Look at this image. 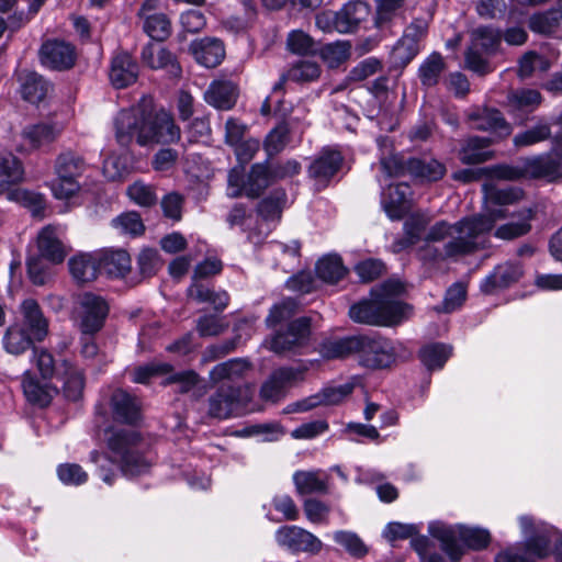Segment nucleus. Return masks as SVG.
I'll return each instance as SVG.
<instances>
[{
    "mask_svg": "<svg viewBox=\"0 0 562 562\" xmlns=\"http://www.w3.org/2000/svg\"><path fill=\"white\" fill-rule=\"evenodd\" d=\"M86 169L81 156L66 151L61 153L55 162L57 179L52 182V191L57 199H68L80 188L77 179Z\"/></svg>",
    "mask_w": 562,
    "mask_h": 562,
    "instance_id": "10",
    "label": "nucleus"
},
{
    "mask_svg": "<svg viewBox=\"0 0 562 562\" xmlns=\"http://www.w3.org/2000/svg\"><path fill=\"white\" fill-rule=\"evenodd\" d=\"M26 400L40 407H46L50 404L52 395L47 384H42L34 378H25L22 383Z\"/></svg>",
    "mask_w": 562,
    "mask_h": 562,
    "instance_id": "48",
    "label": "nucleus"
},
{
    "mask_svg": "<svg viewBox=\"0 0 562 562\" xmlns=\"http://www.w3.org/2000/svg\"><path fill=\"white\" fill-rule=\"evenodd\" d=\"M498 179H546L549 182L562 179V134L553 136L551 151L524 157L513 165H499L495 168Z\"/></svg>",
    "mask_w": 562,
    "mask_h": 562,
    "instance_id": "4",
    "label": "nucleus"
},
{
    "mask_svg": "<svg viewBox=\"0 0 562 562\" xmlns=\"http://www.w3.org/2000/svg\"><path fill=\"white\" fill-rule=\"evenodd\" d=\"M532 220V211L524 209L519 211L517 221H510L501 225L495 231L494 235L504 240H512L528 234L531 229L530 221Z\"/></svg>",
    "mask_w": 562,
    "mask_h": 562,
    "instance_id": "39",
    "label": "nucleus"
},
{
    "mask_svg": "<svg viewBox=\"0 0 562 562\" xmlns=\"http://www.w3.org/2000/svg\"><path fill=\"white\" fill-rule=\"evenodd\" d=\"M504 216L503 210H494L490 214H480L457 222L452 225L443 249L435 250L434 259L458 258L484 248V235L494 227L496 220Z\"/></svg>",
    "mask_w": 562,
    "mask_h": 562,
    "instance_id": "3",
    "label": "nucleus"
},
{
    "mask_svg": "<svg viewBox=\"0 0 562 562\" xmlns=\"http://www.w3.org/2000/svg\"><path fill=\"white\" fill-rule=\"evenodd\" d=\"M502 42V32L492 26H479L471 33V46L465 53L467 67L483 76L491 71L487 60L481 53L494 54Z\"/></svg>",
    "mask_w": 562,
    "mask_h": 562,
    "instance_id": "9",
    "label": "nucleus"
},
{
    "mask_svg": "<svg viewBox=\"0 0 562 562\" xmlns=\"http://www.w3.org/2000/svg\"><path fill=\"white\" fill-rule=\"evenodd\" d=\"M355 271L362 282H372L382 277L386 267L380 259H366L355 266Z\"/></svg>",
    "mask_w": 562,
    "mask_h": 562,
    "instance_id": "61",
    "label": "nucleus"
},
{
    "mask_svg": "<svg viewBox=\"0 0 562 562\" xmlns=\"http://www.w3.org/2000/svg\"><path fill=\"white\" fill-rule=\"evenodd\" d=\"M452 355V346L442 342H431L423 346L418 358L427 370H440Z\"/></svg>",
    "mask_w": 562,
    "mask_h": 562,
    "instance_id": "32",
    "label": "nucleus"
},
{
    "mask_svg": "<svg viewBox=\"0 0 562 562\" xmlns=\"http://www.w3.org/2000/svg\"><path fill=\"white\" fill-rule=\"evenodd\" d=\"M408 168L409 176L419 181L435 182L446 173L445 165L434 158L412 157Z\"/></svg>",
    "mask_w": 562,
    "mask_h": 562,
    "instance_id": "30",
    "label": "nucleus"
},
{
    "mask_svg": "<svg viewBox=\"0 0 562 562\" xmlns=\"http://www.w3.org/2000/svg\"><path fill=\"white\" fill-rule=\"evenodd\" d=\"M106 447L112 460L97 450L91 451L90 459L98 464L99 477L109 485L117 476L112 462L128 477L145 474L151 468L150 446L139 430L113 428L106 437Z\"/></svg>",
    "mask_w": 562,
    "mask_h": 562,
    "instance_id": "2",
    "label": "nucleus"
},
{
    "mask_svg": "<svg viewBox=\"0 0 562 562\" xmlns=\"http://www.w3.org/2000/svg\"><path fill=\"white\" fill-rule=\"evenodd\" d=\"M188 294L199 303H210L217 313L223 312L229 303L226 291L214 292L200 282H193L188 289Z\"/></svg>",
    "mask_w": 562,
    "mask_h": 562,
    "instance_id": "37",
    "label": "nucleus"
},
{
    "mask_svg": "<svg viewBox=\"0 0 562 562\" xmlns=\"http://www.w3.org/2000/svg\"><path fill=\"white\" fill-rule=\"evenodd\" d=\"M59 133L55 124L37 123L25 126L21 135L31 149H38L55 142Z\"/></svg>",
    "mask_w": 562,
    "mask_h": 562,
    "instance_id": "29",
    "label": "nucleus"
},
{
    "mask_svg": "<svg viewBox=\"0 0 562 562\" xmlns=\"http://www.w3.org/2000/svg\"><path fill=\"white\" fill-rule=\"evenodd\" d=\"M61 367L63 371L58 378L63 381L64 394L67 400L76 402L81 397L85 387L83 373L68 360H63Z\"/></svg>",
    "mask_w": 562,
    "mask_h": 562,
    "instance_id": "33",
    "label": "nucleus"
},
{
    "mask_svg": "<svg viewBox=\"0 0 562 562\" xmlns=\"http://www.w3.org/2000/svg\"><path fill=\"white\" fill-rule=\"evenodd\" d=\"M363 339L364 335H358L329 341L324 346V353L327 358H345L356 353L359 359Z\"/></svg>",
    "mask_w": 562,
    "mask_h": 562,
    "instance_id": "36",
    "label": "nucleus"
},
{
    "mask_svg": "<svg viewBox=\"0 0 562 562\" xmlns=\"http://www.w3.org/2000/svg\"><path fill=\"white\" fill-rule=\"evenodd\" d=\"M350 48L349 42L338 41L324 45L319 49V55L330 68H335L350 57Z\"/></svg>",
    "mask_w": 562,
    "mask_h": 562,
    "instance_id": "49",
    "label": "nucleus"
},
{
    "mask_svg": "<svg viewBox=\"0 0 562 562\" xmlns=\"http://www.w3.org/2000/svg\"><path fill=\"white\" fill-rule=\"evenodd\" d=\"M199 383L200 376L193 370L171 373L164 382L166 385H175V392L178 394H187L191 392Z\"/></svg>",
    "mask_w": 562,
    "mask_h": 562,
    "instance_id": "52",
    "label": "nucleus"
},
{
    "mask_svg": "<svg viewBox=\"0 0 562 562\" xmlns=\"http://www.w3.org/2000/svg\"><path fill=\"white\" fill-rule=\"evenodd\" d=\"M143 30L150 38L162 42L171 34V23L166 14L153 13L145 16Z\"/></svg>",
    "mask_w": 562,
    "mask_h": 562,
    "instance_id": "46",
    "label": "nucleus"
},
{
    "mask_svg": "<svg viewBox=\"0 0 562 562\" xmlns=\"http://www.w3.org/2000/svg\"><path fill=\"white\" fill-rule=\"evenodd\" d=\"M138 64L127 52H117L111 60L109 78L116 89L126 88L138 78Z\"/></svg>",
    "mask_w": 562,
    "mask_h": 562,
    "instance_id": "20",
    "label": "nucleus"
},
{
    "mask_svg": "<svg viewBox=\"0 0 562 562\" xmlns=\"http://www.w3.org/2000/svg\"><path fill=\"white\" fill-rule=\"evenodd\" d=\"M190 52L194 59L206 68L218 66L225 57L223 42L214 37H204L193 41L190 45Z\"/></svg>",
    "mask_w": 562,
    "mask_h": 562,
    "instance_id": "23",
    "label": "nucleus"
},
{
    "mask_svg": "<svg viewBox=\"0 0 562 562\" xmlns=\"http://www.w3.org/2000/svg\"><path fill=\"white\" fill-rule=\"evenodd\" d=\"M552 137L551 125L544 119H537L536 123L513 137L516 148H525L546 142Z\"/></svg>",
    "mask_w": 562,
    "mask_h": 562,
    "instance_id": "31",
    "label": "nucleus"
},
{
    "mask_svg": "<svg viewBox=\"0 0 562 562\" xmlns=\"http://www.w3.org/2000/svg\"><path fill=\"white\" fill-rule=\"evenodd\" d=\"M428 530L452 562H458L467 548L479 551L487 548L491 542L490 532L482 528L460 526L456 529L443 524H430Z\"/></svg>",
    "mask_w": 562,
    "mask_h": 562,
    "instance_id": "6",
    "label": "nucleus"
},
{
    "mask_svg": "<svg viewBox=\"0 0 562 562\" xmlns=\"http://www.w3.org/2000/svg\"><path fill=\"white\" fill-rule=\"evenodd\" d=\"M551 547V539L547 530L537 531L529 535L524 543V552L531 555L543 559L549 555Z\"/></svg>",
    "mask_w": 562,
    "mask_h": 562,
    "instance_id": "53",
    "label": "nucleus"
},
{
    "mask_svg": "<svg viewBox=\"0 0 562 562\" xmlns=\"http://www.w3.org/2000/svg\"><path fill=\"white\" fill-rule=\"evenodd\" d=\"M338 12V32L352 33L367 20L370 14V5L360 0L345 3Z\"/></svg>",
    "mask_w": 562,
    "mask_h": 562,
    "instance_id": "24",
    "label": "nucleus"
},
{
    "mask_svg": "<svg viewBox=\"0 0 562 562\" xmlns=\"http://www.w3.org/2000/svg\"><path fill=\"white\" fill-rule=\"evenodd\" d=\"M83 316H108L111 312L110 302L102 295L85 292L78 299Z\"/></svg>",
    "mask_w": 562,
    "mask_h": 562,
    "instance_id": "47",
    "label": "nucleus"
},
{
    "mask_svg": "<svg viewBox=\"0 0 562 562\" xmlns=\"http://www.w3.org/2000/svg\"><path fill=\"white\" fill-rule=\"evenodd\" d=\"M522 274L519 262L507 261L496 266L481 282L480 289L485 294H494L517 283Z\"/></svg>",
    "mask_w": 562,
    "mask_h": 562,
    "instance_id": "17",
    "label": "nucleus"
},
{
    "mask_svg": "<svg viewBox=\"0 0 562 562\" xmlns=\"http://www.w3.org/2000/svg\"><path fill=\"white\" fill-rule=\"evenodd\" d=\"M127 195L136 204L149 207L157 203V195L151 186L136 181L127 188Z\"/></svg>",
    "mask_w": 562,
    "mask_h": 562,
    "instance_id": "62",
    "label": "nucleus"
},
{
    "mask_svg": "<svg viewBox=\"0 0 562 562\" xmlns=\"http://www.w3.org/2000/svg\"><path fill=\"white\" fill-rule=\"evenodd\" d=\"M26 266L29 278L34 285H45L53 277V265L42 257H30Z\"/></svg>",
    "mask_w": 562,
    "mask_h": 562,
    "instance_id": "51",
    "label": "nucleus"
},
{
    "mask_svg": "<svg viewBox=\"0 0 562 562\" xmlns=\"http://www.w3.org/2000/svg\"><path fill=\"white\" fill-rule=\"evenodd\" d=\"M290 130L286 123H281L269 132L265 139V149L268 156L282 151L290 140Z\"/></svg>",
    "mask_w": 562,
    "mask_h": 562,
    "instance_id": "55",
    "label": "nucleus"
},
{
    "mask_svg": "<svg viewBox=\"0 0 562 562\" xmlns=\"http://www.w3.org/2000/svg\"><path fill=\"white\" fill-rule=\"evenodd\" d=\"M266 318L267 327L274 329L270 341V349L276 353L293 350L306 344L311 334V318Z\"/></svg>",
    "mask_w": 562,
    "mask_h": 562,
    "instance_id": "7",
    "label": "nucleus"
},
{
    "mask_svg": "<svg viewBox=\"0 0 562 562\" xmlns=\"http://www.w3.org/2000/svg\"><path fill=\"white\" fill-rule=\"evenodd\" d=\"M38 257L52 265L61 263L66 257V249L52 226L44 227L37 236Z\"/></svg>",
    "mask_w": 562,
    "mask_h": 562,
    "instance_id": "28",
    "label": "nucleus"
},
{
    "mask_svg": "<svg viewBox=\"0 0 562 562\" xmlns=\"http://www.w3.org/2000/svg\"><path fill=\"white\" fill-rule=\"evenodd\" d=\"M333 539L355 558H362L368 552L366 544L355 532L339 530L334 532Z\"/></svg>",
    "mask_w": 562,
    "mask_h": 562,
    "instance_id": "56",
    "label": "nucleus"
},
{
    "mask_svg": "<svg viewBox=\"0 0 562 562\" xmlns=\"http://www.w3.org/2000/svg\"><path fill=\"white\" fill-rule=\"evenodd\" d=\"M286 202V194L283 190H273L262 199L256 207L258 216L263 221H280Z\"/></svg>",
    "mask_w": 562,
    "mask_h": 562,
    "instance_id": "42",
    "label": "nucleus"
},
{
    "mask_svg": "<svg viewBox=\"0 0 562 562\" xmlns=\"http://www.w3.org/2000/svg\"><path fill=\"white\" fill-rule=\"evenodd\" d=\"M112 224L122 233L130 234L132 236H139L145 232V225L140 215L134 211L126 212L116 216L112 221Z\"/></svg>",
    "mask_w": 562,
    "mask_h": 562,
    "instance_id": "58",
    "label": "nucleus"
},
{
    "mask_svg": "<svg viewBox=\"0 0 562 562\" xmlns=\"http://www.w3.org/2000/svg\"><path fill=\"white\" fill-rule=\"evenodd\" d=\"M528 27L541 35H551L559 30L549 9L531 14L528 19Z\"/></svg>",
    "mask_w": 562,
    "mask_h": 562,
    "instance_id": "63",
    "label": "nucleus"
},
{
    "mask_svg": "<svg viewBox=\"0 0 562 562\" xmlns=\"http://www.w3.org/2000/svg\"><path fill=\"white\" fill-rule=\"evenodd\" d=\"M248 369V361L241 358H234L216 364L211 370L210 378L213 382L228 380L227 383H233V379L241 376Z\"/></svg>",
    "mask_w": 562,
    "mask_h": 562,
    "instance_id": "44",
    "label": "nucleus"
},
{
    "mask_svg": "<svg viewBox=\"0 0 562 562\" xmlns=\"http://www.w3.org/2000/svg\"><path fill=\"white\" fill-rule=\"evenodd\" d=\"M428 221L422 215H413L404 223L405 238L398 245L401 248L416 244L425 231Z\"/></svg>",
    "mask_w": 562,
    "mask_h": 562,
    "instance_id": "64",
    "label": "nucleus"
},
{
    "mask_svg": "<svg viewBox=\"0 0 562 562\" xmlns=\"http://www.w3.org/2000/svg\"><path fill=\"white\" fill-rule=\"evenodd\" d=\"M238 87L231 80H214L204 92L207 104L221 111L233 109L238 99Z\"/></svg>",
    "mask_w": 562,
    "mask_h": 562,
    "instance_id": "22",
    "label": "nucleus"
},
{
    "mask_svg": "<svg viewBox=\"0 0 562 562\" xmlns=\"http://www.w3.org/2000/svg\"><path fill=\"white\" fill-rule=\"evenodd\" d=\"M315 271L322 281L326 283H337L347 273L342 260L337 255H327L321 258L315 266Z\"/></svg>",
    "mask_w": 562,
    "mask_h": 562,
    "instance_id": "41",
    "label": "nucleus"
},
{
    "mask_svg": "<svg viewBox=\"0 0 562 562\" xmlns=\"http://www.w3.org/2000/svg\"><path fill=\"white\" fill-rule=\"evenodd\" d=\"M446 67L447 66L441 54L437 52L431 53L418 68V78L422 86L430 88L438 85Z\"/></svg>",
    "mask_w": 562,
    "mask_h": 562,
    "instance_id": "38",
    "label": "nucleus"
},
{
    "mask_svg": "<svg viewBox=\"0 0 562 562\" xmlns=\"http://www.w3.org/2000/svg\"><path fill=\"white\" fill-rule=\"evenodd\" d=\"M344 157L333 148H323L308 167V176L321 187H326L329 180L340 170Z\"/></svg>",
    "mask_w": 562,
    "mask_h": 562,
    "instance_id": "18",
    "label": "nucleus"
},
{
    "mask_svg": "<svg viewBox=\"0 0 562 562\" xmlns=\"http://www.w3.org/2000/svg\"><path fill=\"white\" fill-rule=\"evenodd\" d=\"M404 3L405 0H376L374 26L381 31L390 30L402 15Z\"/></svg>",
    "mask_w": 562,
    "mask_h": 562,
    "instance_id": "40",
    "label": "nucleus"
},
{
    "mask_svg": "<svg viewBox=\"0 0 562 562\" xmlns=\"http://www.w3.org/2000/svg\"><path fill=\"white\" fill-rule=\"evenodd\" d=\"M100 273L111 278H122L131 269V257L123 249H105L97 252Z\"/></svg>",
    "mask_w": 562,
    "mask_h": 562,
    "instance_id": "25",
    "label": "nucleus"
},
{
    "mask_svg": "<svg viewBox=\"0 0 562 562\" xmlns=\"http://www.w3.org/2000/svg\"><path fill=\"white\" fill-rule=\"evenodd\" d=\"M23 168L16 157L9 154L0 157V193L22 180Z\"/></svg>",
    "mask_w": 562,
    "mask_h": 562,
    "instance_id": "45",
    "label": "nucleus"
},
{
    "mask_svg": "<svg viewBox=\"0 0 562 562\" xmlns=\"http://www.w3.org/2000/svg\"><path fill=\"white\" fill-rule=\"evenodd\" d=\"M492 139L488 137L471 136L467 138L459 151V159L464 165H477L490 160Z\"/></svg>",
    "mask_w": 562,
    "mask_h": 562,
    "instance_id": "27",
    "label": "nucleus"
},
{
    "mask_svg": "<svg viewBox=\"0 0 562 562\" xmlns=\"http://www.w3.org/2000/svg\"><path fill=\"white\" fill-rule=\"evenodd\" d=\"M396 361L392 341L364 335L359 363L370 369H384Z\"/></svg>",
    "mask_w": 562,
    "mask_h": 562,
    "instance_id": "14",
    "label": "nucleus"
},
{
    "mask_svg": "<svg viewBox=\"0 0 562 562\" xmlns=\"http://www.w3.org/2000/svg\"><path fill=\"white\" fill-rule=\"evenodd\" d=\"M108 405L114 423L133 427L132 430L142 426L143 403L136 395L120 387L115 389L109 396Z\"/></svg>",
    "mask_w": 562,
    "mask_h": 562,
    "instance_id": "12",
    "label": "nucleus"
},
{
    "mask_svg": "<svg viewBox=\"0 0 562 562\" xmlns=\"http://www.w3.org/2000/svg\"><path fill=\"white\" fill-rule=\"evenodd\" d=\"M277 544L292 554L316 555L323 549V542L311 531L295 526L283 525L276 530Z\"/></svg>",
    "mask_w": 562,
    "mask_h": 562,
    "instance_id": "13",
    "label": "nucleus"
},
{
    "mask_svg": "<svg viewBox=\"0 0 562 562\" xmlns=\"http://www.w3.org/2000/svg\"><path fill=\"white\" fill-rule=\"evenodd\" d=\"M293 483L300 495L326 494L328 483L326 477L315 471H296L293 474Z\"/></svg>",
    "mask_w": 562,
    "mask_h": 562,
    "instance_id": "35",
    "label": "nucleus"
},
{
    "mask_svg": "<svg viewBox=\"0 0 562 562\" xmlns=\"http://www.w3.org/2000/svg\"><path fill=\"white\" fill-rule=\"evenodd\" d=\"M541 94L535 89H520L507 95L508 105L517 110L535 109L541 103Z\"/></svg>",
    "mask_w": 562,
    "mask_h": 562,
    "instance_id": "54",
    "label": "nucleus"
},
{
    "mask_svg": "<svg viewBox=\"0 0 562 562\" xmlns=\"http://www.w3.org/2000/svg\"><path fill=\"white\" fill-rule=\"evenodd\" d=\"M68 268L72 279L79 284L92 282L100 274L97 252L78 254L71 257Z\"/></svg>",
    "mask_w": 562,
    "mask_h": 562,
    "instance_id": "26",
    "label": "nucleus"
},
{
    "mask_svg": "<svg viewBox=\"0 0 562 562\" xmlns=\"http://www.w3.org/2000/svg\"><path fill=\"white\" fill-rule=\"evenodd\" d=\"M47 333V318H19L8 327L3 345L9 353L21 355L30 349L35 340L42 341Z\"/></svg>",
    "mask_w": 562,
    "mask_h": 562,
    "instance_id": "8",
    "label": "nucleus"
},
{
    "mask_svg": "<svg viewBox=\"0 0 562 562\" xmlns=\"http://www.w3.org/2000/svg\"><path fill=\"white\" fill-rule=\"evenodd\" d=\"M412 189L407 183L389 186L387 190L382 193V207L392 221L404 217L409 207Z\"/></svg>",
    "mask_w": 562,
    "mask_h": 562,
    "instance_id": "21",
    "label": "nucleus"
},
{
    "mask_svg": "<svg viewBox=\"0 0 562 562\" xmlns=\"http://www.w3.org/2000/svg\"><path fill=\"white\" fill-rule=\"evenodd\" d=\"M114 127L117 143L125 147L134 140L139 146L172 144L181 136L172 115L164 109L156 110L149 101L121 110L115 116Z\"/></svg>",
    "mask_w": 562,
    "mask_h": 562,
    "instance_id": "1",
    "label": "nucleus"
},
{
    "mask_svg": "<svg viewBox=\"0 0 562 562\" xmlns=\"http://www.w3.org/2000/svg\"><path fill=\"white\" fill-rule=\"evenodd\" d=\"M404 292L403 282L389 279L371 289L369 300L352 305L349 316H407L414 307L401 300Z\"/></svg>",
    "mask_w": 562,
    "mask_h": 562,
    "instance_id": "5",
    "label": "nucleus"
},
{
    "mask_svg": "<svg viewBox=\"0 0 562 562\" xmlns=\"http://www.w3.org/2000/svg\"><path fill=\"white\" fill-rule=\"evenodd\" d=\"M412 157H405L403 155H391L387 157H383L380 160V166L383 172L387 177H404L409 176L411 169L408 165L411 164Z\"/></svg>",
    "mask_w": 562,
    "mask_h": 562,
    "instance_id": "60",
    "label": "nucleus"
},
{
    "mask_svg": "<svg viewBox=\"0 0 562 562\" xmlns=\"http://www.w3.org/2000/svg\"><path fill=\"white\" fill-rule=\"evenodd\" d=\"M321 72V66L313 60H300L288 70L290 81L297 83L315 81L319 78Z\"/></svg>",
    "mask_w": 562,
    "mask_h": 562,
    "instance_id": "50",
    "label": "nucleus"
},
{
    "mask_svg": "<svg viewBox=\"0 0 562 562\" xmlns=\"http://www.w3.org/2000/svg\"><path fill=\"white\" fill-rule=\"evenodd\" d=\"M288 48L297 55H313L317 52L314 40L303 31H293L286 41Z\"/></svg>",
    "mask_w": 562,
    "mask_h": 562,
    "instance_id": "59",
    "label": "nucleus"
},
{
    "mask_svg": "<svg viewBox=\"0 0 562 562\" xmlns=\"http://www.w3.org/2000/svg\"><path fill=\"white\" fill-rule=\"evenodd\" d=\"M247 394L243 386L235 383H222L209 397L207 414L212 418L227 419L237 416L244 409Z\"/></svg>",
    "mask_w": 562,
    "mask_h": 562,
    "instance_id": "11",
    "label": "nucleus"
},
{
    "mask_svg": "<svg viewBox=\"0 0 562 562\" xmlns=\"http://www.w3.org/2000/svg\"><path fill=\"white\" fill-rule=\"evenodd\" d=\"M468 120L475 130L494 133L501 139L508 137L513 132L512 125L495 108H475L469 112Z\"/></svg>",
    "mask_w": 562,
    "mask_h": 562,
    "instance_id": "16",
    "label": "nucleus"
},
{
    "mask_svg": "<svg viewBox=\"0 0 562 562\" xmlns=\"http://www.w3.org/2000/svg\"><path fill=\"white\" fill-rule=\"evenodd\" d=\"M50 85L43 76L27 72L22 81V97L31 103L42 102L49 91Z\"/></svg>",
    "mask_w": 562,
    "mask_h": 562,
    "instance_id": "43",
    "label": "nucleus"
},
{
    "mask_svg": "<svg viewBox=\"0 0 562 562\" xmlns=\"http://www.w3.org/2000/svg\"><path fill=\"white\" fill-rule=\"evenodd\" d=\"M41 63L54 70H66L75 65V47L64 41H47L40 49Z\"/></svg>",
    "mask_w": 562,
    "mask_h": 562,
    "instance_id": "19",
    "label": "nucleus"
},
{
    "mask_svg": "<svg viewBox=\"0 0 562 562\" xmlns=\"http://www.w3.org/2000/svg\"><path fill=\"white\" fill-rule=\"evenodd\" d=\"M305 370L292 367H282L274 370L260 387V397L273 403L285 395V390L292 384L303 381Z\"/></svg>",
    "mask_w": 562,
    "mask_h": 562,
    "instance_id": "15",
    "label": "nucleus"
},
{
    "mask_svg": "<svg viewBox=\"0 0 562 562\" xmlns=\"http://www.w3.org/2000/svg\"><path fill=\"white\" fill-rule=\"evenodd\" d=\"M273 179L270 168L265 164H255L246 176V196L259 198Z\"/></svg>",
    "mask_w": 562,
    "mask_h": 562,
    "instance_id": "34",
    "label": "nucleus"
},
{
    "mask_svg": "<svg viewBox=\"0 0 562 562\" xmlns=\"http://www.w3.org/2000/svg\"><path fill=\"white\" fill-rule=\"evenodd\" d=\"M420 45L402 36L392 50L393 63L395 66L404 68L418 55Z\"/></svg>",
    "mask_w": 562,
    "mask_h": 562,
    "instance_id": "57",
    "label": "nucleus"
}]
</instances>
